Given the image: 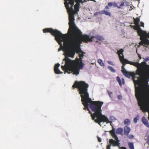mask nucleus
<instances>
[{
	"label": "nucleus",
	"instance_id": "2eb2a0df",
	"mask_svg": "<svg viewBox=\"0 0 149 149\" xmlns=\"http://www.w3.org/2000/svg\"><path fill=\"white\" fill-rule=\"evenodd\" d=\"M130 128L129 127L125 126L124 127V134L126 135H128L130 131Z\"/></svg>",
	"mask_w": 149,
	"mask_h": 149
},
{
	"label": "nucleus",
	"instance_id": "f3484780",
	"mask_svg": "<svg viewBox=\"0 0 149 149\" xmlns=\"http://www.w3.org/2000/svg\"><path fill=\"white\" fill-rule=\"evenodd\" d=\"M121 71L123 73V74L126 77L130 78L131 77L130 75L127 72H123L122 70H121Z\"/></svg>",
	"mask_w": 149,
	"mask_h": 149
},
{
	"label": "nucleus",
	"instance_id": "58836bf2",
	"mask_svg": "<svg viewBox=\"0 0 149 149\" xmlns=\"http://www.w3.org/2000/svg\"><path fill=\"white\" fill-rule=\"evenodd\" d=\"M109 9V8L108 7V6H106L105 7L104 10H106L107 9Z\"/></svg>",
	"mask_w": 149,
	"mask_h": 149
},
{
	"label": "nucleus",
	"instance_id": "473e14b6",
	"mask_svg": "<svg viewBox=\"0 0 149 149\" xmlns=\"http://www.w3.org/2000/svg\"><path fill=\"white\" fill-rule=\"evenodd\" d=\"M117 98L119 100H121L122 99V96L120 95H119L118 96Z\"/></svg>",
	"mask_w": 149,
	"mask_h": 149
},
{
	"label": "nucleus",
	"instance_id": "4be33fe9",
	"mask_svg": "<svg viewBox=\"0 0 149 149\" xmlns=\"http://www.w3.org/2000/svg\"><path fill=\"white\" fill-rule=\"evenodd\" d=\"M116 80L117 81L119 85L120 86H121L122 85V82L120 77L119 76H117L116 77Z\"/></svg>",
	"mask_w": 149,
	"mask_h": 149
},
{
	"label": "nucleus",
	"instance_id": "37998d69",
	"mask_svg": "<svg viewBox=\"0 0 149 149\" xmlns=\"http://www.w3.org/2000/svg\"><path fill=\"white\" fill-rule=\"evenodd\" d=\"M121 6H118V7H117L118 9H120V8H121Z\"/></svg>",
	"mask_w": 149,
	"mask_h": 149
},
{
	"label": "nucleus",
	"instance_id": "72a5a7b5",
	"mask_svg": "<svg viewBox=\"0 0 149 149\" xmlns=\"http://www.w3.org/2000/svg\"><path fill=\"white\" fill-rule=\"evenodd\" d=\"M107 63L111 65H114V64H113V63L111 61H107Z\"/></svg>",
	"mask_w": 149,
	"mask_h": 149
},
{
	"label": "nucleus",
	"instance_id": "f8f14e48",
	"mask_svg": "<svg viewBox=\"0 0 149 149\" xmlns=\"http://www.w3.org/2000/svg\"><path fill=\"white\" fill-rule=\"evenodd\" d=\"M60 64L59 63H57L55 65L54 68V71L56 74H62L63 72H61L58 69V67L60 66Z\"/></svg>",
	"mask_w": 149,
	"mask_h": 149
},
{
	"label": "nucleus",
	"instance_id": "f704fd0d",
	"mask_svg": "<svg viewBox=\"0 0 149 149\" xmlns=\"http://www.w3.org/2000/svg\"><path fill=\"white\" fill-rule=\"evenodd\" d=\"M103 10H102L101 11H100L99 12H98L97 13H98V14H103Z\"/></svg>",
	"mask_w": 149,
	"mask_h": 149
},
{
	"label": "nucleus",
	"instance_id": "e433bc0d",
	"mask_svg": "<svg viewBox=\"0 0 149 149\" xmlns=\"http://www.w3.org/2000/svg\"><path fill=\"white\" fill-rule=\"evenodd\" d=\"M124 2L123 1H122L121 2L120 5V6H124Z\"/></svg>",
	"mask_w": 149,
	"mask_h": 149
},
{
	"label": "nucleus",
	"instance_id": "f257e3e1",
	"mask_svg": "<svg viewBox=\"0 0 149 149\" xmlns=\"http://www.w3.org/2000/svg\"><path fill=\"white\" fill-rule=\"evenodd\" d=\"M89 87L88 84L85 81H76L72 87L77 88L81 94V102L84 105V109H86L91 114L92 119L95 122L101 126V123L103 122L106 123H110L111 125L112 122L110 121L107 117L102 114L101 108L104 103L99 101H92L89 97L88 92V88Z\"/></svg>",
	"mask_w": 149,
	"mask_h": 149
},
{
	"label": "nucleus",
	"instance_id": "4468645a",
	"mask_svg": "<svg viewBox=\"0 0 149 149\" xmlns=\"http://www.w3.org/2000/svg\"><path fill=\"white\" fill-rule=\"evenodd\" d=\"M142 122L144 125L147 127H149V124L147 119L144 116L142 118Z\"/></svg>",
	"mask_w": 149,
	"mask_h": 149
},
{
	"label": "nucleus",
	"instance_id": "39448f33",
	"mask_svg": "<svg viewBox=\"0 0 149 149\" xmlns=\"http://www.w3.org/2000/svg\"><path fill=\"white\" fill-rule=\"evenodd\" d=\"M123 59V62H126L127 64L133 65L137 68V73L140 77L143 72L144 69L145 68V65H148L147 63L145 62L142 61L141 63H139V59H138L136 61L134 62L130 61L126 59Z\"/></svg>",
	"mask_w": 149,
	"mask_h": 149
},
{
	"label": "nucleus",
	"instance_id": "de8ad7c7",
	"mask_svg": "<svg viewBox=\"0 0 149 149\" xmlns=\"http://www.w3.org/2000/svg\"><path fill=\"white\" fill-rule=\"evenodd\" d=\"M91 0V1H93L94 2H96V1L95 0Z\"/></svg>",
	"mask_w": 149,
	"mask_h": 149
},
{
	"label": "nucleus",
	"instance_id": "20e7f679",
	"mask_svg": "<svg viewBox=\"0 0 149 149\" xmlns=\"http://www.w3.org/2000/svg\"><path fill=\"white\" fill-rule=\"evenodd\" d=\"M135 96L141 108L148 112L149 120V91L146 86L135 88Z\"/></svg>",
	"mask_w": 149,
	"mask_h": 149
},
{
	"label": "nucleus",
	"instance_id": "dca6fc26",
	"mask_svg": "<svg viewBox=\"0 0 149 149\" xmlns=\"http://www.w3.org/2000/svg\"><path fill=\"white\" fill-rule=\"evenodd\" d=\"M123 129L121 127H119L117 129L116 132L117 134L122 135L123 134Z\"/></svg>",
	"mask_w": 149,
	"mask_h": 149
},
{
	"label": "nucleus",
	"instance_id": "ddd939ff",
	"mask_svg": "<svg viewBox=\"0 0 149 149\" xmlns=\"http://www.w3.org/2000/svg\"><path fill=\"white\" fill-rule=\"evenodd\" d=\"M124 52V50L123 49H120L119 50H118V55L119 56L120 61L121 62L124 63L123 62V60L124 57L123 54V52Z\"/></svg>",
	"mask_w": 149,
	"mask_h": 149
},
{
	"label": "nucleus",
	"instance_id": "9d476101",
	"mask_svg": "<svg viewBox=\"0 0 149 149\" xmlns=\"http://www.w3.org/2000/svg\"><path fill=\"white\" fill-rule=\"evenodd\" d=\"M79 56L80 58V63L79 64V69H82L84 67V64L82 61V59L84 58L86 53L81 49L79 51Z\"/></svg>",
	"mask_w": 149,
	"mask_h": 149
},
{
	"label": "nucleus",
	"instance_id": "a19ab883",
	"mask_svg": "<svg viewBox=\"0 0 149 149\" xmlns=\"http://www.w3.org/2000/svg\"><path fill=\"white\" fill-rule=\"evenodd\" d=\"M122 82H123V84H124L125 81V80H124V79L123 78H122Z\"/></svg>",
	"mask_w": 149,
	"mask_h": 149
},
{
	"label": "nucleus",
	"instance_id": "bb28decb",
	"mask_svg": "<svg viewBox=\"0 0 149 149\" xmlns=\"http://www.w3.org/2000/svg\"><path fill=\"white\" fill-rule=\"evenodd\" d=\"M109 119L111 120H112L113 122L115 120H116L115 117L113 116H110Z\"/></svg>",
	"mask_w": 149,
	"mask_h": 149
},
{
	"label": "nucleus",
	"instance_id": "ea45409f",
	"mask_svg": "<svg viewBox=\"0 0 149 149\" xmlns=\"http://www.w3.org/2000/svg\"><path fill=\"white\" fill-rule=\"evenodd\" d=\"M140 23H141V26H142L144 27V23L143 22H140Z\"/></svg>",
	"mask_w": 149,
	"mask_h": 149
},
{
	"label": "nucleus",
	"instance_id": "79ce46f5",
	"mask_svg": "<svg viewBox=\"0 0 149 149\" xmlns=\"http://www.w3.org/2000/svg\"><path fill=\"white\" fill-rule=\"evenodd\" d=\"M98 14V13H97V12H96L94 14V15H93V16H95L96 15H97V14Z\"/></svg>",
	"mask_w": 149,
	"mask_h": 149
},
{
	"label": "nucleus",
	"instance_id": "a878e982",
	"mask_svg": "<svg viewBox=\"0 0 149 149\" xmlns=\"http://www.w3.org/2000/svg\"><path fill=\"white\" fill-rule=\"evenodd\" d=\"M139 120V117L138 116H137L136 117H135L134 119V122L135 123H137V121L138 120Z\"/></svg>",
	"mask_w": 149,
	"mask_h": 149
},
{
	"label": "nucleus",
	"instance_id": "7c9ffc66",
	"mask_svg": "<svg viewBox=\"0 0 149 149\" xmlns=\"http://www.w3.org/2000/svg\"><path fill=\"white\" fill-rule=\"evenodd\" d=\"M108 6L111 7L113 5V3L111 2H109L108 3Z\"/></svg>",
	"mask_w": 149,
	"mask_h": 149
},
{
	"label": "nucleus",
	"instance_id": "5701e85b",
	"mask_svg": "<svg viewBox=\"0 0 149 149\" xmlns=\"http://www.w3.org/2000/svg\"><path fill=\"white\" fill-rule=\"evenodd\" d=\"M97 61L101 66L103 67H104L105 66V65L104 63L102 61V59H99Z\"/></svg>",
	"mask_w": 149,
	"mask_h": 149
},
{
	"label": "nucleus",
	"instance_id": "393cba45",
	"mask_svg": "<svg viewBox=\"0 0 149 149\" xmlns=\"http://www.w3.org/2000/svg\"><path fill=\"white\" fill-rule=\"evenodd\" d=\"M123 63V65L122 66V70L123 72H127V70H125V65L127 63L126 62L123 63Z\"/></svg>",
	"mask_w": 149,
	"mask_h": 149
},
{
	"label": "nucleus",
	"instance_id": "423d86ee",
	"mask_svg": "<svg viewBox=\"0 0 149 149\" xmlns=\"http://www.w3.org/2000/svg\"><path fill=\"white\" fill-rule=\"evenodd\" d=\"M138 34L140 37V40H141L140 42V45L147 47H148V46L149 45V40L146 38V37H147L149 38V32L147 33L146 31L142 30L139 27Z\"/></svg>",
	"mask_w": 149,
	"mask_h": 149
},
{
	"label": "nucleus",
	"instance_id": "412c9836",
	"mask_svg": "<svg viewBox=\"0 0 149 149\" xmlns=\"http://www.w3.org/2000/svg\"><path fill=\"white\" fill-rule=\"evenodd\" d=\"M128 145L130 149H134V144L133 143L130 142L128 143Z\"/></svg>",
	"mask_w": 149,
	"mask_h": 149
},
{
	"label": "nucleus",
	"instance_id": "cd10ccee",
	"mask_svg": "<svg viewBox=\"0 0 149 149\" xmlns=\"http://www.w3.org/2000/svg\"><path fill=\"white\" fill-rule=\"evenodd\" d=\"M143 59L144 60L143 62H146L149 61V56L146 57L145 58H143Z\"/></svg>",
	"mask_w": 149,
	"mask_h": 149
},
{
	"label": "nucleus",
	"instance_id": "49530a36",
	"mask_svg": "<svg viewBox=\"0 0 149 149\" xmlns=\"http://www.w3.org/2000/svg\"><path fill=\"white\" fill-rule=\"evenodd\" d=\"M109 96H110V97H111V94H110V93H109Z\"/></svg>",
	"mask_w": 149,
	"mask_h": 149
},
{
	"label": "nucleus",
	"instance_id": "2f4dec72",
	"mask_svg": "<svg viewBox=\"0 0 149 149\" xmlns=\"http://www.w3.org/2000/svg\"><path fill=\"white\" fill-rule=\"evenodd\" d=\"M134 137V136L130 134L128 136V137L130 139H132Z\"/></svg>",
	"mask_w": 149,
	"mask_h": 149
},
{
	"label": "nucleus",
	"instance_id": "c9c22d12",
	"mask_svg": "<svg viewBox=\"0 0 149 149\" xmlns=\"http://www.w3.org/2000/svg\"><path fill=\"white\" fill-rule=\"evenodd\" d=\"M98 141L99 142H101L102 141V139L100 138H99L98 136H97Z\"/></svg>",
	"mask_w": 149,
	"mask_h": 149
},
{
	"label": "nucleus",
	"instance_id": "6e6552de",
	"mask_svg": "<svg viewBox=\"0 0 149 149\" xmlns=\"http://www.w3.org/2000/svg\"><path fill=\"white\" fill-rule=\"evenodd\" d=\"M113 137L115 139V140L113 139H111L109 140L108 142L107 141L108 145L107 146L106 149H111V146H112L113 147V145H116L117 144H119L120 143V140L118 139V137L117 136L116 133L111 134ZM107 141H108V139H107Z\"/></svg>",
	"mask_w": 149,
	"mask_h": 149
},
{
	"label": "nucleus",
	"instance_id": "6ab92c4d",
	"mask_svg": "<svg viewBox=\"0 0 149 149\" xmlns=\"http://www.w3.org/2000/svg\"><path fill=\"white\" fill-rule=\"evenodd\" d=\"M108 68L111 72L113 73L116 72V70L111 66H108Z\"/></svg>",
	"mask_w": 149,
	"mask_h": 149
},
{
	"label": "nucleus",
	"instance_id": "a211bd4d",
	"mask_svg": "<svg viewBox=\"0 0 149 149\" xmlns=\"http://www.w3.org/2000/svg\"><path fill=\"white\" fill-rule=\"evenodd\" d=\"M103 14H104L106 15L109 16H111V13L108 11L107 10H103Z\"/></svg>",
	"mask_w": 149,
	"mask_h": 149
},
{
	"label": "nucleus",
	"instance_id": "c03bdc74",
	"mask_svg": "<svg viewBox=\"0 0 149 149\" xmlns=\"http://www.w3.org/2000/svg\"><path fill=\"white\" fill-rule=\"evenodd\" d=\"M139 59L140 60L141 59V58H142L140 56H139Z\"/></svg>",
	"mask_w": 149,
	"mask_h": 149
},
{
	"label": "nucleus",
	"instance_id": "8fccbe9b",
	"mask_svg": "<svg viewBox=\"0 0 149 149\" xmlns=\"http://www.w3.org/2000/svg\"><path fill=\"white\" fill-rule=\"evenodd\" d=\"M87 1V0H84V2H86Z\"/></svg>",
	"mask_w": 149,
	"mask_h": 149
},
{
	"label": "nucleus",
	"instance_id": "7ed1b4c3",
	"mask_svg": "<svg viewBox=\"0 0 149 149\" xmlns=\"http://www.w3.org/2000/svg\"><path fill=\"white\" fill-rule=\"evenodd\" d=\"M44 33H49L51 34L54 37L55 40L60 45V47L58 49L59 52L61 50L63 51V55L65 58L63 59L61 68L64 70V73H65V34H62L60 31L52 28H47L43 30Z\"/></svg>",
	"mask_w": 149,
	"mask_h": 149
},
{
	"label": "nucleus",
	"instance_id": "0eeeda50",
	"mask_svg": "<svg viewBox=\"0 0 149 149\" xmlns=\"http://www.w3.org/2000/svg\"><path fill=\"white\" fill-rule=\"evenodd\" d=\"M147 67L145 70L144 69V71L140 78V81H141L143 85L139 87L137 86V85L135 84V88H140L142 86H145L146 87V86L148 85V83L149 81V64L148 65H145Z\"/></svg>",
	"mask_w": 149,
	"mask_h": 149
},
{
	"label": "nucleus",
	"instance_id": "f03ea898",
	"mask_svg": "<svg viewBox=\"0 0 149 149\" xmlns=\"http://www.w3.org/2000/svg\"><path fill=\"white\" fill-rule=\"evenodd\" d=\"M75 0H66V9L69 15V28L68 30V35L66 33V52H75L73 49L75 43L72 41L70 42L69 45L67 41L68 35L71 38H74L77 35H81L82 32L76 26L74 23V10L73 8Z\"/></svg>",
	"mask_w": 149,
	"mask_h": 149
},
{
	"label": "nucleus",
	"instance_id": "a18cd8bd",
	"mask_svg": "<svg viewBox=\"0 0 149 149\" xmlns=\"http://www.w3.org/2000/svg\"><path fill=\"white\" fill-rule=\"evenodd\" d=\"M64 0V4L65 6V0Z\"/></svg>",
	"mask_w": 149,
	"mask_h": 149
},
{
	"label": "nucleus",
	"instance_id": "4c0bfd02",
	"mask_svg": "<svg viewBox=\"0 0 149 149\" xmlns=\"http://www.w3.org/2000/svg\"><path fill=\"white\" fill-rule=\"evenodd\" d=\"M113 7H118V5L116 3L114 2L113 3Z\"/></svg>",
	"mask_w": 149,
	"mask_h": 149
},
{
	"label": "nucleus",
	"instance_id": "09e8293b",
	"mask_svg": "<svg viewBox=\"0 0 149 149\" xmlns=\"http://www.w3.org/2000/svg\"><path fill=\"white\" fill-rule=\"evenodd\" d=\"M107 92L108 93V94H109V93H110L109 92V91L108 90L107 91Z\"/></svg>",
	"mask_w": 149,
	"mask_h": 149
},
{
	"label": "nucleus",
	"instance_id": "c756f323",
	"mask_svg": "<svg viewBox=\"0 0 149 149\" xmlns=\"http://www.w3.org/2000/svg\"><path fill=\"white\" fill-rule=\"evenodd\" d=\"M140 22V19L139 18H137L136 19V21L135 22V24L136 25H139V22Z\"/></svg>",
	"mask_w": 149,
	"mask_h": 149
},
{
	"label": "nucleus",
	"instance_id": "b1692460",
	"mask_svg": "<svg viewBox=\"0 0 149 149\" xmlns=\"http://www.w3.org/2000/svg\"><path fill=\"white\" fill-rule=\"evenodd\" d=\"M120 143L119 144H117L116 145H113V147L117 146L119 149H127L126 147H120Z\"/></svg>",
	"mask_w": 149,
	"mask_h": 149
},
{
	"label": "nucleus",
	"instance_id": "c85d7f7f",
	"mask_svg": "<svg viewBox=\"0 0 149 149\" xmlns=\"http://www.w3.org/2000/svg\"><path fill=\"white\" fill-rule=\"evenodd\" d=\"M115 129L113 127L112 130L110 131V133L111 134H112L115 133Z\"/></svg>",
	"mask_w": 149,
	"mask_h": 149
},
{
	"label": "nucleus",
	"instance_id": "aec40b11",
	"mask_svg": "<svg viewBox=\"0 0 149 149\" xmlns=\"http://www.w3.org/2000/svg\"><path fill=\"white\" fill-rule=\"evenodd\" d=\"M130 121L129 119H127L125 120L124 124L126 125H129L130 124Z\"/></svg>",
	"mask_w": 149,
	"mask_h": 149
},
{
	"label": "nucleus",
	"instance_id": "1a4fd4ad",
	"mask_svg": "<svg viewBox=\"0 0 149 149\" xmlns=\"http://www.w3.org/2000/svg\"><path fill=\"white\" fill-rule=\"evenodd\" d=\"M84 39L85 40V42H88L94 41L97 42L99 41L102 40H104V38L101 36L97 35L95 36H93L90 38L89 35H85L84 37Z\"/></svg>",
	"mask_w": 149,
	"mask_h": 149
},
{
	"label": "nucleus",
	"instance_id": "9b49d317",
	"mask_svg": "<svg viewBox=\"0 0 149 149\" xmlns=\"http://www.w3.org/2000/svg\"><path fill=\"white\" fill-rule=\"evenodd\" d=\"M75 1L76 3L74 6V11L73 14L74 16V14H77L78 13V12L79 11L80 8V3H83V2L82 0H76Z\"/></svg>",
	"mask_w": 149,
	"mask_h": 149
}]
</instances>
